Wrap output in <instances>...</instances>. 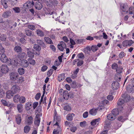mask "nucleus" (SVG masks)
Masks as SVG:
<instances>
[{"mask_svg": "<svg viewBox=\"0 0 134 134\" xmlns=\"http://www.w3.org/2000/svg\"><path fill=\"white\" fill-rule=\"evenodd\" d=\"M53 69H50L47 72V75L49 77L52 75L53 72Z\"/></svg>", "mask_w": 134, "mask_h": 134, "instance_id": "obj_46", "label": "nucleus"}, {"mask_svg": "<svg viewBox=\"0 0 134 134\" xmlns=\"http://www.w3.org/2000/svg\"><path fill=\"white\" fill-rule=\"evenodd\" d=\"M51 3L54 6L57 5L58 4V2L57 0H52L51 1Z\"/></svg>", "mask_w": 134, "mask_h": 134, "instance_id": "obj_50", "label": "nucleus"}, {"mask_svg": "<svg viewBox=\"0 0 134 134\" xmlns=\"http://www.w3.org/2000/svg\"><path fill=\"white\" fill-rule=\"evenodd\" d=\"M84 50L85 51H87V53L88 54H89L91 51V47L90 46H88L85 48Z\"/></svg>", "mask_w": 134, "mask_h": 134, "instance_id": "obj_47", "label": "nucleus"}, {"mask_svg": "<svg viewBox=\"0 0 134 134\" xmlns=\"http://www.w3.org/2000/svg\"><path fill=\"white\" fill-rule=\"evenodd\" d=\"M117 115V109H114L111 111V113L108 114L107 118L108 120L113 121L116 118Z\"/></svg>", "mask_w": 134, "mask_h": 134, "instance_id": "obj_1", "label": "nucleus"}, {"mask_svg": "<svg viewBox=\"0 0 134 134\" xmlns=\"http://www.w3.org/2000/svg\"><path fill=\"white\" fill-rule=\"evenodd\" d=\"M17 83H21L24 81V78L22 77H20L19 79L17 77Z\"/></svg>", "mask_w": 134, "mask_h": 134, "instance_id": "obj_49", "label": "nucleus"}, {"mask_svg": "<svg viewBox=\"0 0 134 134\" xmlns=\"http://www.w3.org/2000/svg\"><path fill=\"white\" fill-rule=\"evenodd\" d=\"M34 121L33 118L31 116H27L26 119L25 123L28 125H31Z\"/></svg>", "mask_w": 134, "mask_h": 134, "instance_id": "obj_5", "label": "nucleus"}, {"mask_svg": "<svg viewBox=\"0 0 134 134\" xmlns=\"http://www.w3.org/2000/svg\"><path fill=\"white\" fill-rule=\"evenodd\" d=\"M27 61H28L29 63L30 64L34 65L36 64L35 60L32 58H29L27 59Z\"/></svg>", "mask_w": 134, "mask_h": 134, "instance_id": "obj_33", "label": "nucleus"}, {"mask_svg": "<svg viewBox=\"0 0 134 134\" xmlns=\"http://www.w3.org/2000/svg\"><path fill=\"white\" fill-rule=\"evenodd\" d=\"M10 13L8 12H5L2 15V16L4 17L5 18H7L9 16Z\"/></svg>", "mask_w": 134, "mask_h": 134, "instance_id": "obj_43", "label": "nucleus"}, {"mask_svg": "<svg viewBox=\"0 0 134 134\" xmlns=\"http://www.w3.org/2000/svg\"><path fill=\"white\" fill-rule=\"evenodd\" d=\"M97 108H92L89 111V113L93 116H95L98 110Z\"/></svg>", "mask_w": 134, "mask_h": 134, "instance_id": "obj_19", "label": "nucleus"}, {"mask_svg": "<svg viewBox=\"0 0 134 134\" xmlns=\"http://www.w3.org/2000/svg\"><path fill=\"white\" fill-rule=\"evenodd\" d=\"M122 64L121 61L119 60L118 62V65H119V67L118 68V74H120L122 72V67L120 65Z\"/></svg>", "mask_w": 134, "mask_h": 134, "instance_id": "obj_25", "label": "nucleus"}, {"mask_svg": "<svg viewBox=\"0 0 134 134\" xmlns=\"http://www.w3.org/2000/svg\"><path fill=\"white\" fill-rule=\"evenodd\" d=\"M91 50L93 52L96 51L98 49V47L96 45H93L91 47Z\"/></svg>", "mask_w": 134, "mask_h": 134, "instance_id": "obj_41", "label": "nucleus"}, {"mask_svg": "<svg viewBox=\"0 0 134 134\" xmlns=\"http://www.w3.org/2000/svg\"><path fill=\"white\" fill-rule=\"evenodd\" d=\"M14 50L15 52L17 53L21 52L22 51V49L21 47L18 46H16L14 47Z\"/></svg>", "mask_w": 134, "mask_h": 134, "instance_id": "obj_35", "label": "nucleus"}, {"mask_svg": "<svg viewBox=\"0 0 134 134\" xmlns=\"http://www.w3.org/2000/svg\"><path fill=\"white\" fill-rule=\"evenodd\" d=\"M18 76V74L16 72H12L10 74V79L13 81L17 80Z\"/></svg>", "mask_w": 134, "mask_h": 134, "instance_id": "obj_8", "label": "nucleus"}, {"mask_svg": "<svg viewBox=\"0 0 134 134\" xmlns=\"http://www.w3.org/2000/svg\"><path fill=\"white\" fill-rule=\"evenodd\" d=\"M77 56L79 58H82L84 57V55L82 52L78 54H77Z\"/></svg>", "mask_w": 134, "mask_h": 134, "instance_id": "obj_60", "label": "nucleus"}, {"mask_svg": "<svg viewBox=\"0 0 134 134\" xmlns=\"http://www.w3.org/2000/svg\"><path fill=\"white\" fill-rule=\"evenodd\" d=\"M35 7L36 9L40 10L42 8V5L41 3L37 1L36 2Z\"/></svg>", "mask_w": 134, "mask_h": 134, "instance_id": "obj_21", "label": "nucleus"}, {"mask_svg": "<svg viewBox=\"0 0 134 134\" xmlns=\"http://www.w3.org/2000/svg\"><path fill=\"white\" fill-rule=\"evenodd\" d=\"M28 125L25 126L24 128V132L25 133H28L31 129V127Z\"/></svg>", "mask_w": 134, "mask_h": 134, "instance_id": "obj_30", "label": "nucleus"}, {"mask_svg": "<svg viewBox=\"0 0 134 134\" xmlns=\"http://www.w3.org/2000/svg\"><path fill=\"white\" fill-rule=\"evenodd\" d=\"M7 2V1L6 0H1L2 4L4 8H7L8 7Z\"/></svg>", "mask_w": 134, "mask_h": 134, "instance_id": "obj_38", "label": "nucleus"}, {"mask_svg": "<svg viewBox=\"0 0 134 134\" xmlns=\"http://www.w3.org/2000/svg\"><path fill=\"white\" fill-rule=\"evenodd\" d=\"M37 43L38 44H39L40 45L43 47L44 48L46 47L44 43L41 40H38L37 41Z\"/></svg>", "mask_w": 134, "mask_h": 134, "instance_id": "obj_40", "label": "nucleus"}, {"mask_svg": "<svg viewBox=\"0 0 134 134\" xmlns=\"http://www.w3.org/2000/svg\"><path fill=\"white\" fill-rule=\"evenodd\" d=\"M25 33L26 35L29 36H31L32 35V31L29 30H26L25 31Z\"/></svg>", "mask_w": 134, "mask_h": 134, "instance_id": "obj_45", "label": "nucleus"}, {"mask_svg": "<svg viewBox=\"0 0 134 134\" xmlns=\"http://www.w3.org/2000/svg\"><path fill=\"white\" fill-rule=\"evenodd\" d=\"M7 98L8 99H10L13 96L14 94L12 92L11 90H8L6 92Z\"/></svg>", "mask_w": 134, "mask_h": 134, "instance_id": "obj_20", "label": "nucleus"}, {"mask_svg": "<svg viewBox=\"0 0 134 134\" xmlns=\"http://www.w3.org/2000/svg\"><path fill=\"white\" fill-rule=\"evenodd\" d=\"M65 78L64 74H61L58 75V80L59 81H61L64 80Z\"/></svg>", "mask_w": 134, "mask_h": 134, "instance_id": "obj_27", "label": "nucleus"}, {"mask_svg": "<svg viewBox=\"0 0 134 134\" xmlns=\"http://www.w3.org/2000/svg\"><path fill=\"white\" fill-rule=\"evenodd\" d=\"M20 96L18 94L15 95L13 98V100L15 102H18L19 101Z\"/></svg>", "mask_w": 134, "mask_h": 134, "instance_id": "obj_32", "label": "nucleus"}, {"mask_svg": "<svg viewBox=\"0 0 134 134\" xmlns=\"http://www.w3.org/2000/svg\"><path fill=\"white\" fill-rule=\"evenodd\" d=\"M18 0H11V4L13 5H16L17 3Z\"/></svg>", "mask_w": 134, "mask_h": 134, "instance_id": "obj_59", "label": "nucleus"}, {"mask_svg": "<svg viewBox=\"0 0 134 134\" xmlns=\"http://www.w3.org/2000/svg\"><path fill=\"white\" fill-rule=\"evenodd\" d=\"M28 27L31 30H34L35 29V25H28Z\"/></svg>", "mask_w": 134, "mask_h": 134, "instance_id": "obj_52", "label": "nucleus"}, {"mask_svg": "<svg viewBox=\"0 0 134 134\" xmlns=\"http://www.w3.org/2000/svg\"><path fill=\"white\" fill-rule=\"evenodd\" d=\"M56 129H55L53 130V134H61L62 129L60 126H57Z\"/></svg>", "mask_w": 134, "mask_h": 134, "instance_id": "obj_14", "label": "nucleus"}, {"mask_svg": "<svg viewBox=\"0 0 134 134\" xmlns=\"http://www.w3.org/2000/svg\"><path fill=\"white\" fill-rule=\"evenodd\" d=\"M1 103H2V104L4 106H9L8 103L5 100L2 99L1 100Z\"/></svg>", "mask_w": 134, "mask_h": 134, "instance_id": "obj_48", "label": "nucleus"}, {"mask_svg": "<svg viewBox=\"0 0 134 134\" xmlns=\"http://www.w3.org/2000/svg\"><path fill=\"white\" fill-rule=\"evenodd\" d=\"M44 39L47 43L48 44H53V42L52 40L49 37H45Z\"/></svg>", "mask_w": 134, "mask_h": 134, "instance_id": "obj_36", "label": "nucleus"}, {"mask_svg": "<svg viewBox=\"0 0 134 134\" xmlns=\"http://www.w3.org/2000/svg\"><path fill=\"white\" fill-rule=\"evenodd\" d=\"M71 87L73 88H76L77 85L76 82L75 81H73L71 83Z\"/></svg>", "mask_w": 134, "mask_h": 134, "instance_id": "obj_54", "label": "nucleus"}, {"mask_svg": "<svg viewBox=\"0 0 134 134\" xmlns=\"http://www.w3.org/2000/svg\"><path fill=\"white\" fill-rule=\"evenodd\" d=\"M100 120V118H98L97 119H95L93 120L91 122V124L92 125L95 126L98 125Z\"/></svg>", "mask_w": 134, "mask_h": 134, "instance_id": "obj_15", "label": "nucleus"}, {"mask_svg": "<svg viewBox=\"0 0 134 134\" xmlns=\"http://www.w3.org/2000/svg\"><path fill=\"white\" fill-rule=\"evenodd\" d=\"M23 106L22 104H19L17 105V108L19 113H20L23 111Z\"/></svg>", "mask_w": 134, "mask_h": 134, "instance_id": "obj_26", "label": "nucleus"}, {"mask_svg": "<svg viewBox=\"0 0 134 134\" xmlns=\"http://www.w3.org/2000/svg\"><path fill=\"white\" fill-rule=\"evenodd\" d=\"M115 81H113L112 84V88L114 90H116L117 89V79L116 75H115Z\"/></svg>", "mask_w": 134, "mask_h": 134, "instance_id": "obj_16", "label": "nucleus"}, {"mask_svg": "<svg viewBox=\"0 0 134 134\" xmlns=\"http://www.w3.org/2000/svg\"><path fill=\"white\" fill-rule=\"evenodd\" d=\"M27 55L29 57L32 58H34L35 54L34 53L30 51V49L28 48L27 49Z\"/></svg>", "mask_w": 134, "mask_h": 134, "instance_id": "obj_23", "label": "nucleus"}, {"mask_svg": "<svg viewBox=\"0 0 134 134\" xmlns=\"http://www.w3.org/2000/svg\"><path fill=\"white\" fill-rule=\"evenodd\" d=\"M0 58L2 62L7 63L9 65L13 64L12 63L11 59L10 58L9 59L5 54H2Z\"/></svg>", "mask_w": 134, "mask_h": 134, "instance_id": "obj_3", "label": "nucleus"}, {"mask_svg": "<svg viewBox=\"0 0 134 134\" xmlns=\"http://www.w3.org/2000/svg\"><path fill=\"white\" fill-rule=\"evenodd\" d=\"M6 38L5 36L4 35H1L0 36V39L2 41H4L5 40Z\"/></svg>", "mask_w": 134, "mask_h": 134, "instance_id": "obj_56", "label": "nucleus"}, {"mask_svg": "<svg viewBox=\"0 0 134 134\" xmlns=\"http://www.w3.org/2000/svg\"><path fill=\"white\" fill-rule=\"evenodd\" d=\"M13 9L15 12L16 13H18L20 12V10L19 8V7H15L14 8H13Z\"/></svg>", "mask_w": 134, "mask_h": 134, "instance_id": "obj_64", "label": "nucleus"}, {"mask_svg": "<svg viewBox=\"0 0 134 134\" xmlns=\"http://www.w3.org/2000/svg\"><path fill=\"white\" fill-rule=\"evenodd\" d=\"M36 33L38 35L41 37H42L44 36V32L40 29H37L36 31Z\"/></svg>", "mask_w": 134, "mask_h": 134, "instance_id": "obj_31", "label": "nucleus"}, {"mask_svg": "<svg viewBox=\"0 0 134 134\" xmlns=\"http://www.w3.org/2000/svg\"><path fill=\"white\" fill-rule=\"evenodd\" d=\"M31 3L30 1H28L24 4V8L25 9L29 8L31 6Z\"/></svg>", "mask_w": 134, "mask_h": 134, "instance_id": "obj_29", "label": "nucleus"}, {"mask_svg": "<svg viewBox=\"0 0 134 134\" xmlns=\"http://www.w3.org/2000/svg\"><path fill=\"white\" fill-rule=\"evenodd\" d=\"M118 120L119 121L118 122V123L119 124H118V127H120L122 125V122H124L125 121V120L124 119H123V116H121L118 118Z\"/></svg>", "mask_w": 134, "mask_h": 134, "instance_id": "obj_17", "label": "nucleus"}, {"mask_svg": "<svg viewBox=\"0 0 134 134\" xmlns=\"http://www.w3.org/2000/svg\"><path fill=\"white\" fill-rule=\"evenodd\" d=\"M41 97V94L40 93H37L36 95L35 98L37 100H38Z\"/></svg>", "mask_w": 134, "mask_h": 134, "instance_id": "obj_57", "label": "nucleus"}, {"mask_svg": "<svg viewBox=\"0 0 134 134\" xmlns=\"http://www.w3.org/2000/svg\"><path fill=\"white\" fill-rule=\"evenodd\" d=\"M57 46L59 50L62 51H63L64 48L60 44H58V45Z\"/></svg>", "mask_w": 134, "mask_h": 134, "instance_id": "obj_61", "label": "nucleus"}, {"mask_svg": "<svg viewBox=\"0 0 134 134\" xmlns=\"http://www.w3.org/2000/svg\"><path fill=\"white\" fill-rule=\"evenodd\" d=\"M75 115L73 113L68 114L66 116V120L68 121H71L73 120V117Z\"/></svg>", "mask_w": 134, "mask_h": 134, "instance_id": "obj_18", "label": "nucleus"}, {"mask_svg": "<svg viewBox=\"0 0 134 134\" xmlns=\"http://www.w3.org/2000/svg\"><path fill=\"white\" fill-rule=\"evenodd\" d=\"M15 121L16 123L18 125H20L22 119L20 114H18L15 116Z\"/></svg>", "mask_w": 134, "mask_h": 134, "instance_id": "obj_13", "label": "nucleus"}, {"mask_svg": "<svg viewBox=\"0 0 134 134\" xmlns=\"http://www.w3.org/2000/svg\"><path fill=\"white\" fill-rule=\"evenodd\" d=\"M18 70V73L20 75H22L25 73V70L23 68H19Z\"/></svg>", "mask_w": 134, "mask_h": 134, "instance_id": "obj_37", "label": "nucleus"}, {"mask_svg": "<svg viewBox=\"0 0 134 134\" xmlns=\"http://www.w3.org/2000/svg\"><path fill=\"white\" fill-rule=\"evenodd\" d=\"M64 110L67 111H70L71 110V108L70 106L69 105H67L65 106L64 107Z\"/></svg>", "mask_w": 134, "mask_h": 134, "instance_id": "obj_39", "label": "nucleus"}, {"mask_svg": "<svg viewBox=\"0 0 134 134\" xmlns=\"http://www.w3.org/2000/svg\"><path fill=\"white\" fill-rule=\"evenodd\" d=\"M120 7L121 10L123 12H128V11H126V10L128 9V5L126 4L120 3Z\"/></svg>", "mask_w": 134, "mask_h": 134, "instance_id": "obj_9", "label": "nucleus"}, {"mask_svg": "<svg viewBox=\"0 0 134 134\" xmlns=\"http://www.w3.org/2000/svg\"><path fill=\"white\" fill-rule=\"evenodd\" d=\"M59 43L64 48H66V45L65 43L64 42L61 41Z\"/></svg>", "mask_w": 134, "mask_h": 134, "instance_id": "obj_55", "label": "nucleus"}, {"mask_svg": "<svg viewBox=\"0 0 134 134\" xmlns=\"http://www.w3.org/2000/svg\"><path fill=\"white\" fill-rule=\"evenodd\" d=\"M34 51H36L35 54L38 55L40 54V51L41 50V47L38 45L35 44L34 45L33 49Z\"/></svg>", "mask_w": 134, "mask_h": 134, "instance_id": "obj_7", "label": "nucleus"}, {"mask_svg": "<svg viewBox=\"0 0 134 134\" xmlns=\"http://www.w3.org/2000/svg\"><path fill=\"white\" fill-rule=\"evenodd\" d=\"M32 103L30 102H28L26 103L25 107V108L27 110H29L32 107Z\"/></svg>", "mask_w": 134, "mask_h": 134, "instance_id": "obj_28", "label": "nucleus"}, {"mask_svg": "<svg viewBox=\"0 0 134 134\" xmlns=\"http://www.w3.org/2000/svg\"><path fill=\"white\" fill-rule=\"evenodd\" d=\"M48 67L46 65H43L41 68V71H46Z\"/></svg>", "mask_w": 134, "mask_h": 134, "instance_id": "obj_58", "label": "nucleus"}, {"mask_svg": "<svg viewBox=\"0 0 134 134\" xmlns=\"http://www.w3.org/2000/svg\"><path fill=\"white\" fill-rule=\"evenodd\" d=\"M105 126H104L106 129L109 128L110 127V125L111 123L110 121L108 120H105Z\"/></svg>", "mask_w": 134, "mask_h": 134, "instance_id": "obj_34", "label": "nucleus"}, {"mask_svg": "<svg viewBox=\"0 0 134 134\" xmlns=\"http://www.w3.org/2000/svg\"><path fill=\"white\" fill-rule=\"evenodd\" d=\"M113 69L116 70V71L117 72V64L116 63H114L111 66Z\"/></svg>", "mask_w": 134, "mask_h": 134, "instance_id": "obj_44", "label": "nucleus"}, {"mask_svg": "<svg viewBox=\"0 0 134 134\" xmlns=\"http://www.w3.org/2000/svg\"><path fill=\"white\" fill-rule=\"evenodd\" d=\"M64 98L65 100H68L69 98V94L68 91L65 90L63 93Z\"/></svg>", "mask_w": 134, "mask_h": 134, "instance_id": "obj_22", "label": "nucleus"}, {"mask_svg": "<svg viewBox=\"0 0 134 134\" xmlns=\"http://www.w3.org/2000/svg\"><path fill=\"white\" fill-rule=\"evenodd\" d=\"M122 97L123 98V99H119V103L118 104V105H122L125 102H128L130 99V96L128 95H126L125 94H122Z\"/></svg>", "mask_w": 134, "mask_h": 134, "instance_id": "obj_4", "label": "nucleus"}, {"mask_svg": "<svg viewBox=\"0 0 134 134\" xmlns=\"http://www.w3.org/2000/svg\"><path fill=\"white\" fill-rule=\"evenodd\" d=\"M133 43V41L132 40H126L123 42L122 44L124 47L130 46Z\"/></svg>", "mask_w": 134, "mask_h": 134, "instance_id": "obj_11", "label": "nucleus"}, {"mask_svg": "<svg viewBox=\"0 0 134 134\" xmlns=\"http://www.w3.org/2000/svg\"><path fill=\"white\" fill-rule=\"evenodd\" d=\"M3 87L4 89L5 90H7L9 89V85L8 83H4L3 85Z\"/></svg>", "mask_w": 134, "mask_h": 134, "instance_id": "obj_51", "label": "nucleus"}, {"mask_svg": "<svg viewBox=\"0 0 134 134\" xmlns=\"http://www.w3.org/2000/svg\"><path fill=\"white\" fill-rule=\"evenodd\" d=\"M88 115V111H86L84 112L83 114V117L84 118H87Z\"/></svg>", "mask_w": 134, "mask_h": 134, "instance_id": "obj_63", "label": "nucleus"}, {"mask_svg": "<svg viewBox=\"0 0 134 134\" xmlns=\"http://www.w3.org/2000/svg\"><path fill=\"white\" fill-rule=\"evenodd\" d=\"M20 98L19 102L20 103H24L25 102L26 99L25 97L21 96Z\"/></svg>", "mask_w": 134, "mask_h": 134, "instance_id": "obj_42", "label": "nucleus"}, {"mask_svg": "<svg viewBox=\"0 0 134 134\" xmlns=\"http://www.w3.org/2000/svg\"><path fill=\"white\" fill-rule=\"evenodd\" d=\"M124 56V52L123 51H121L119 54V58H122Z\"/></svg>", "mask_w": 134, "mask_h": 134, "instance_id": "obj_62", "label": "nucleus"}, {"mask_svg": "<svg viewBox=\"0 0 134 134\" xmlns=\"http://www.w3.org/2000/svg\"><path fill=\"white\" fill-rule=\"evenodd\" d=\"M21 65L23 67H27L29 65L28 61L25 59L23 60L22 61Z\"/></svg>", "mask_w": 134, "mask_h": 134, "instance_id": "obj_24", "label": "nucleus"}, {"mask_svg": "<svg viewBox=\"0 0 134 134\" xmlns=\"http://www.w3.org/2000/svg\"><path fill=\"white\" fill-rule=\"evenodd\" d=\"M1 70L4 74H6L9 71V69L6 65H3L1 66Z\"/></svg>", "mask_w": 134, "mask_h": 134, "instance_id": "obj_10", "label": "nucleus"}, {"mask_svg": "<svg viewBox=\"0 0 134 134\" xmlns=\"http://www.w3.org/2000/svg\"><path fill=\"white\" fill-rule=\"evenodd\" d=\"M20 90V87L16 85H13L11 88V91L14 94L19 92Z\"/></svg>", "mask_w": 134, "mask_h": 134, "instance_id": "obj_6", "label": "nucleus"}, {"mask_svg": "<svg viewBox=\"0 0 134 134\" xmlns=\"http://www.w3.org/2000/svg\"><path fill=\"white\" fill-rule=\"evenodd\" d=\"M41 119L40 118V115L38 114L36 115L34 123L35 125L39 126L40 125Z\"/></svg>", "mask_w": 134, "mask_h": 134, "instance_id": "obj_12", "label": "nucleus"}, {"mask_svg": "<svg viewBox=\"0 0 134 134\" xmlns=\"http://www.w3.org/2000/svg\"><path fill=\"white\" fill-rule=\"evenodd\" d=\"M53 123L54 126H59V124L61 121V117L57 114L55 109L54 111Z\"/></svg>", "mask_w": 134, "mask_h": 134, "instance_id": "obj_2", "label": "nucleus"}, {"mask_svg": "<svg viewBox=\"0 0 134 134\" xmlns=\"http://www.w3.org/2000/svg\"><path fill=\"white\" fill-rule=\"evenodd\" d=\"M5 92L2 89H0V97L2 98L4 95Z\"/></svg>", "mask_w": 134, "mask_h": 134, "instance_id": "obj_53", "label": "nucleus"}]
</instances>
